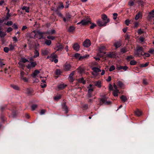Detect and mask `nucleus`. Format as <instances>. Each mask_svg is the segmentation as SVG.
Masks as SVG:
<instances>
[{
  "mask_svg": "<svg viewBox=\"0 0 154 154\" xmlns=\"http://www.w3.org/2000/svg\"><path fill=\"white\" fill-rule=\"evenodd\" d=\"M45 33L43 32L33 31L30 33V37L32 38H38L39 39L43 38Z\"/></svg>",
  "mask_w": 154,
  "mask_h": 154,
  "instance_id": "nucleus-1",
  "label": "nucleus"
},
{
  "mask_svg": "<svg viewBox=\"0 0 154 154\" xmlns=\"http://www.w3.org/2000/svg\"><path fill=\"white\" fill-rule=\"evenodd\" d=\"M81 24L82 25L86 26L89 24H91V20L90 19H84L80 22L77 23V24Z\"/></svg>",
  "mask_w": 154,
  "mask_h": 154,
  "instance_id": "nucleus-2",
  "label": "nucleus"
},
{
  "mask_svg": "<svg viewBox=\"0 0 154 154\" xmlns=\"http://www.w3.org/2000/svg\"><path fill=\"white\" fill-rule=\"evenodd\" d=\"M109 21V20H107L106 21H101L100 20H97V23L98 25L99 26H105L106 23Z\"/></svg>",
  "mask_w": 154,
  "mask_h": 154,
  "instance_id": "nucleus-3",
  "label": "nucleus"
},
{
  "mask_svg": "<svg viewBox=\"0 0 154 154\" xmlns=\"http://www.w3.org/2000/svg\"><path fill=\"white\" fill-rule=\"evenodd\" d=\"M143 48L141 47H139L137 49V51L135 53V54L138 56L140 55H143Z\"/></svg>",
  "mask_w": 154,
  "mask_h": 154,
  "instance_id": "nucleus-4",
  "label": "nucleus"
},
{
  "mask_svg": "<svg viewBox=\"0 0 154 154\" xmlns=\"http://www.w3.org/2000/svg\"><path fill=\"white\" fill-rule=\"evenodd\" d=\"M71 66L70 64L68 62H66L63 66V69L66 71H69L71 69Z\"/></svg>",
  "mask_w": 154,
  "mask_h": 154,
  "instance_id": "nucleus-5",
  "label": "nucleus"
},
{
  "mask_svg": "<svg viewBox=\"0 0 154 154\" xmlns=\"http://www.w3.org/2000/svg\"><path fill=\"white\" fill-rule=\"evenodd\" d=\"M72 17L71 15L69 13L66 14L65 17H62L63 21L66 22H67L70 20Z\"/></svg>",
  "mask_w": 154,
  "mask_h": 154,
  "instance_id": "nucleus-6",
  "label": "nucleus"
},
{
  "mask_svg": "<svg viewBox=\"0 0 154 154\" xmlns=\"http://www.w3.org/2000/svg\"><path fill=\"white\" fill-rule=\"evenodd\" d=\"M92 86V85L91 84H90L89 85V86L88 87V97L89 98H90L91 97L92 93L94 91L93 88H91Z\"/></svg>",
  "mask_w": 154,
  "mask_h": 154,
  "instance_id": "nucleus-7",
  "label": "nucleus"
},
{
  "mask_svg": "<svg viewBox=\"0 0 154 154\" xmlns=\"http://www.w3.org/2000/svg\"><path fill=\"white\" fill-rule=\"evenodd\" d=\"M91 42L88 39H86L83 42V46L86 48L89 47L91 45Z\"/></svg>",
  "mask_w": 154,
  "mask_h": 154,
  "instance_id": "nucleus-8",
  "label": "nucleus"
},
{
  "mask_svg": "<svg viewBox=\"0 0 154 154\" xmlns=\"http://www.w3.org/2000/svg\"><path fill=\"white\" fill-rule=\"evenodd\" d=\"M29 62V61L27 59H26L24 58H23L21 59L20 61L18 63V64L20 66V65H21L22 67H22H24V66L23 64V65L21 63L22 62H23V63H24L26 62Z\"/></svg>",
  "mask_w": 154,
  "mask_h": 154,
  "instance_id": "nucleus-9",
  "label": "nucleus"
},
{
  "mask_svg": "<svg viewBox=\"0 0 154 154\" xmlns=\"http://www.w3.org/2000/svg\"><path fill=\"white\" fill-rule=\"evenodd\" d=\"M100 103L101 104L105 103L106 104H109L111 103V102L110 101H107V98H103L100 100Z\"/></svg>",
  "mask_w": 154,
  "mask_h": 154,
  "instance_id": "nucleus-10",
  "label": "nucleus"
},
{
  "mask_svg": "<svg viewBox=\"0 0 154 154\" xmlns=\"http://www.w3.org/2000/svg\"><path fill=\"white\" fill-rule=\"evenodd\" d=\"M74 74V72L73 71L69 75V78H68V79L69 81L71 82H73V81L74 80V79L73 78V75Z\"/></svg>",
  "mask_w": 154,
  "mask_h": 154,
  "instance_id": "nucleus-11",
  "label": "nucleus"
},
{
  "mask_svg": "<svg viewBox=\"0 0 154 154\" xmlns=\"http://www.w3.org/2000/svg\"><path fill=\"white\" fill-rule=\"evenodd\" d=\"M72 47L75 50L77 51H78L79 50L80 48L79 45L77 43H75Z\"/></svg>",
  "mask_w": 154,
  "mask_h": 154,
  "instance_id": "nucleus-12",
  "label": "nucleus"
},
{
  "mask_svg": "<svg viewBox=\"0 0 154 154\" xmlns=\"http://www.w3.org/2000/svg\"><path fill=\"white\" fill-rule=\"evenodd\" d=\"M142 13L140 12L139 11L135 17V19L136 20H138L139 18H142Z\"/></svg>",
  "mask_w": 154,
  "mask_h": 154,
  "instance_id": "nucleus-13",
  "label": "nucleus"
},
{
  "mask_svg": "<svg viewBox=\"0 0 154 154\" xmlns=\"http://www.w3.org/2000/svg\"><path fill=\"white\" fill-rule=\"evenodd\" d=\"M128 68V67L126 66H117L116 67V69L117 70H119L121 69H123L125 71Z\"/></svg>",
  "mask_w": 154,
  "mask_h": 154,
  "instance_id": "nucleus-14",
  "label": "nucleus"
},
{
  "mask_svg": "<svg viewBox=\"0 0 154 154\" xmlns=\"http://www.w3.org/2000/svg\"><path fill=\"white\" fill-rule=\"evenodd\" d=\"M106 49V47L105 46H101L99 48V51L101 53H103V54H105L106 53L105 52H104L103 51H105Z\"/></svg>",
  "mask_w": 154,
  "mask_h": 154,
  "instance_id": "nucleus-15",
  "label": "nucleus"
},
{
  "mask_svg": "<svg viewBox=\"0 0 154 154\" xmlns=\"http://www.w3.org/2000/svg\"><path fill=\"white\" fill-rule=\"evenodd\" d=\"M41 52L42 54L44 55H47L49 53L47 49H42V50Z\"/></svg>",
  "mask_w": 154,
  "mask_h": 154,
  "instance_id": "nucleus-16",
  "label": "nucleus"
},
{
  "mask_svg": "<svg viewBox=\"0 0 154 154\" xmlns=\"http://www.w3.org/2000/svg\"><path fill=\"white\" fill-rule=\"evenodd\" d=\"M119 93L120 92L118 90H114L113 92V94L115 97L118 96L119 94Z\"/></svg>",
  "mask_w": 154,
  "mask_h": 154,
  "instance_id": "nucleus-17",
  "label": "nucleus"
},
{
  "mask_svg": "<svg viewBox=\"0 0 154 154\" xmlns=\"http://www.w3.org/2000/svg\"><path fill=\"white\" fill-rule=\"evenodd\" d=\"M120 98L122 101L124 102H125L128 100L127 97L124 95H122Z\"/></svg>",
  "mask_w": 154,
  "mask_h": 154,
  "instance_id": "nucleus-18",
  "label": "nucleus"
},
{
  "mask_svg": "<svg viewBox=\"0 0 154 154\" xmlns=\"http://www.w3.org/2000/svg\"><path fill=\"white\" fill-rule=\"evenodd\" d=\"M63 48V47L61 45H57L56 48V49L57 51L62 50Z\"/></svg>",
  "mask_w": 154,
  "mask_h": 154,
  "instance_id": "nucleus-19",
  "label": "nucleus"
},
{
  "mask_svg": "<svg viewBox=\"0 0 154 154\" xmlns=\"http://www.w3.org/2000/svg\"><path fill=\"white\" fill-rule=\"evenodd\" d=\"M79 82L82 83L83 84H85L86 83V81L84 80L83 77L81 78L78 80Z\"/></svg>",
  "mask_w": 154,
  "mask_h": 154,
  "instance_id": "nucleus-20",
  "label": "nucleus"
},
{
  "mask_svg": "<svg viewBox=\"0 0 154 154\" xmlns=\"http://www.w3.org/2000/svg\"><path fill=\"white\" fill-rule=\"evenodd\" d=\"M66 86V85L63 84H61L59 85L58 86V88L60 89H62L64 88Z\"/></svg>",
  "mask_w": 154,
  "mask_h": 154,
  "instance_id": "nucleus-21",
  "label": "nucleus"
},
{
  "mask_svg": "<svg viewBox=\"0 0 154 154\" xmlns=\"http://www.w3.org/2000/svg\"><path fill=\"white\" fill-rule=\"evenodd\" d=\"M89 57V55L88 54H87L83 56H81V57L80 58L79 60H83L87 59Z\"/></svg>",
  "mask_w": 154,
  "mask_h": 154,
  "instance_id": "nucleus-22",
  "label": "nucleus"
},
{
  "mask_svg": "<svg viewBox=\"0 0 154 154\" xmlns=\"http://www.w3.org/2000/svg\"><path fill=\"white\" fill-rule=\"evenodd\" d=\"M107 56L111 58L114 57H115V54L113 52H110L108 54Z\"/></svg>",
  "mask_w": 154,
  "mask_h": 154,
  "instance_id": "nucleus-23",
  "label": "nucleus"
},
{
  "mask_svg": "<svg viewBox=\"0 0 154 154\" xmlns=\"http://www.w3.org/2000/svg\"><path fill=\"white\" fill-rule=\"evenodd\" d=\"M135 114L137 116H140L142 114V112L138 109L135 112Z\"/></svg>",
  "mask_w": 154,
  "mask_h": 154,
  "instance_id": "nucleus-24",
  "label": "nucleus"
},
{
  "mask_svg": "<svg viewBox=\"0 0 154 154\" xmlns=\"http://www.w3.org/2000/svg\"><path fill=\"white\" fill-rule=\"evenodd\" d=\"M92 70L95 72L97 73L101 71L100 69L97 67H93L92 68Z\"/></svg>",
  "mask_w": 154,
  "mask_h": 154,
  "instance_id": "nucleus-25",
  "label": "nucleus"
},
{
  "mask_svg": "<svg viewBox=\"0 0 154 154\" xmlns=\"http://www.w3.org/2000/svg\"><path fill=\"white\" fill-rule=\"evenodd\" d=\"M40 73V72L38 70H35L33 73L32 76L33 78H35L36 76Z\"/></svg>",
  "mask_w": 154,
  "mask_h": 154,
  "instance_id": "nucleus-26",
  "label": "nucleus"
},
{
  "mask_svg": "<svg viewBox=\"0 0 154 154\" xmlns=\"http://www.w3.org/2000/svg\"><path fill=\"white\" fill-rule=\"evenodd\" d=\"M63 109L65 111L66 113H67L68 112V108L65 104H64L63 106Z\"/></svg>",
  "mask_w": 154,
  "mask_h": 154,
  "instance_id": "nucleus-27",
  "label": "nucleus"
},
{
  "mask_svg": "<svg viewBox=\"0 0 154 154\" xmlns=\"http://www.w3.org/2000/svg\"><path fill=\"white\" fill-rule=\"evenodd\" d=\"M102 18L104 21H106L107 20H109L107 19V16L106 15L103 14L102 15Z\"/></svg>",
  "mask_w": 154,
  "mask_h": 154,
  "instance_id": "nucleus-28",
  "label": "nucleus"
},
{
  "mask_svg": "<svg viewBox=\"0 0 154 154\" xmlns=\"http://www.w3.org/2000/svg\"><path fill=\"white\" fill-rule=\"evenodd\" d=\"M117 85L120 88H122L124 86V84L123 83L120 81H118L117 82Z\"/></svg>",
  "mask_w": 154,
  "mask_h": 154,
  "instance_id": "nucleus-29",
  "label": "nucleus"
},
{
  "mask_svg": "<svg viewBox=\"0 0 154 154\" xmlns=\"http://www.w3.org/2000/svg\"><path fill=\"white\" fill-rule=\"evenodd\" d=\"M22 10H25L26 12L29 13V8L26 6H23L22 8Z\"/></svg>",
  "mask_w": 154,
  "mask_h": 154,
  "instance_id": "nucleus-30",
  "label": "nucleus"
},
{
  "mask_svg": "<svg viewBox=\"0 0 154 154\" xmlns=\"http://www.w3.org/2000/svg\"><path fill=\"white\" fill-rule=\"evenodd\" d=\"M121 44L119 42H117L114 44V45L117 48L121 46Z\"/></svg>",
  "mask_w": 154,
  "mask_h": 154,
  "instance_id": "nucleus-31",
  "label": "nucleus"
},
{
  "mask_svg": "<svg viewBox=\"0 0 154 154\" xmlns=\"http://www.w3.org/2000/svg\"><path fill=\"white\" fill-rule=\"evenodd\" d=\"M34 55L33 56L34 58H36L39 56V53L38 51L37 50H35L34 52Z\"/></svg>",
  "mask_w": 154,
  "mask_h": 154,
  "instance_id": "nucleus-32",
  "label": "nucleus"
},
{
  "mask_svg": "<svg viewBox=\"0 0 154 154\" xmlns=\"http://www.w3.org/2000/svg\"><path fill=\"white\" fill-rule=\"evenodd\" d=\"M135 0H130L128 2V5L130 6H132L134 5Z\"/></svg>",
  "mask_w": 154,
  "mask_h": 154,
  "instance_id": "nucleus-33",
  "label": "nucleus"
},
{
  "mask_svg": "<svg viewBox=\"0 0 154 154\" xmlns=\"http://www.w3.org/2000/svg\"><path fill=\"white\" fill-rule=\"evenodd\" d=\"M56 32L55 30L54 29H52L50 32H46V34H48L49 35H51Z\"/></svg>",
  "mask_w": 154,
  "mask_h": 154,
  "instance_id": "nucleus-34",
  "label": "nucleus"
},
{
  "mask_svg": "<svg viewBox=\"0 0 154 154\" xmlns=\"http://www.w3.org/2000/svg\"><path fill=\"white\" fill-rule=\"evenodd\" d=\"M75 28L73 26H70L68 29V31L69 32H72L75 30Z\"/></svg>",
  "mask_w": 154,
  "mask_h": 154,
  "instance_id": "nucleus-35",
  "label": "nucleus"
},
{
  "mask_svg": "<svg viewBox=\"0 0 154 154\" xmlns=\"http://www.w3.org/2000/svg\"><path fill=\"white\" fill-rule=\"evenodd\" d=\"M74 56L76 58L78 59L79 60L80 57H81L80 54L78 53H75V54Z\"/></svg>",
  "mask_w": 154,
  "mask_h": 154,
  "instance_id": "nucleus-36",
  "label": "nucleus"
},
{
  "mask_svg": "<svg viewBox=\"0 0 154 154\" xmlns=\"http://www.w3.org/2000/svg\"><path fill=\"white\" fill-rule=\"evenodd\" d=\"M148 52L151 54H154V48H150L148 51Z\"/></svg>",
  "mask_w": 154,
  "mask_h": 154,
  "instance_id": "nucleus-37",
  "label": "nucleus"
},
{
  "mask_svg": "<svg viewBox=\"0 0 154 154\" xmlns=\"http://www.w3.org/2000/svg\"><path fill=\"white\" fill-rule=\"evenodd\" d=\"M57 57V56L56 54L55 53H53L51 54L50 56V58L53 59H54L56 58Z\"/></svg>",
  "mask_w": 154,
  "mask_h": 154,
  "instance_id": "nucleus-38",
  "label": "nucleus"
},
{
  "mask_svg": "<svg viewBox=\"0 0 154 154\" xmlns=\"http://www.w3.org/2000/svg\"><path fill=\"white\" fill-rule=\"evenodd\" d=\"M6 33L0 31V37L1 38L4 37L6 35Z\"/></svg>",
  "mask_w": 154,
  "mask_h": 154,
  "instance_id": "nucleus-39",
  "label": "nucleus"
},
{
  "mask_svg": "<svg viewBox=\"0 0 154 154\" xmlns=\"http://www.w3.org/2000/svg\"><path fill=\"white\" fill-rule=\"evenodd\" d=\"M149 64V63H146L143 64H140V67H146Z\"/></svg>",
  "mask_w": 154,
  "mask_h": 154,
  "instance_id": "nucleus-40",
  "label": "nucleus"
},
{
  "mask_svg": "<svg viewBox=\"0 0 154 154\" xmlns=\"http://www.w3.org/2000/svg\"><path fill=\"white\" fill-rule=\"evenodd\" d=\"M137 64V62L135 60H132L131 61L130 64L131 65H134Z\"/></svg>",
  "mask_w": 154,
  "mask_h": 154,
  "instance_id": "nucleus-41",
  "label": "nucleus"
},
{
  "mask_svg": "<svg viewBox=\"0 0 154 154\" xmlns=\"http://www.w3.org/2000/svg\"><path fill=\"white\" fill-rule=\"evenodd\" d=\"M45 43L48 45H50L51 43V40H46L45 41Z\"/></svg>",
  "mask_w": 154,
  "mask_h": 154,
  "instance_id": "nucleus-42",
  "label": "nucleus"
},
{
  "mask_svg": "<svg viewBox=\"0 0 154 154\" xmlns=\"http://www.w3.org/2000/svg\"><path fill=\"white\" fill-rule=\"evenodd\" d=\"M9 50H13L14 49L15 46L11 44L9 45Z\"/></svg>",
  "mask_w": 154,
  "mask_h": 154,
  "instance_id": "nucleus-43",
  "label": "nucleus"
},
{
  "mask_svg": "<svg viewBox=\"0 0 154 154\" xmlns=\"http://www.w3.org/2000/svg\"><path fill=\"white\" fill-rule=\"evenodd\" d=\"M59 6L58 8L59 9H63L64 8V6L63 5V3L62 2L59 3Z\"/></svg>",
  "mask_w": 154,
  "mask_h": 154,
  "instance_id": "nucleus-44",
  "label": "nucleus"
},
{
  "mask_svg": "<svg viewBox=\"0 0 154 154\" xmlns=\"http://www.w3.org/2000/svg\"><path fill=\"white\" fill-rule=\"evenodd\" d=\"M20 79L21 80H23L24 82H26L28 81V79L24 76H22L20 77Z\"/></svg>",
  "mask_w": 154,
  "mask_h": 154,
  "instance_id": "nucleus-45",
  "label": "nucleus"
},
{
  "mask_svg": "<svg viewBox=\"0 0 154 154\" xmlns=\"http://www.w3.org/2000/svg\"><path fill=\"white\" fill-rule=\"evenodd\" d=\"M37 105L36 104H33L31 106L32 110L33 111L35 110L37 107Z\"/></svg>",
  "mask_w": 154,
  "mask_h": 154,
  "instance_id": "nucleus-46",
  "label": "nucleus"
},
{
  "mask_svg": "<svg viewBox=\"0 0 154 154\" xmlns=\"http://www.w3.org/2000/svg\"><path fill=\"white\" fill-rule=\"evenodd\" d=\"M128 51L127 49L126 48H123L121 49V52L122 53H124Z\"/></svg>",
  "mask_w": 154,
  "mask_h": 154,
  "instance_id": "nucleus-47",
  "label": "nucleus"
},
{
  "mask_svg": "<svg viewBox=\"0 0 154 154\" xmlns=\"http://www.w3.org/2000/svg\"><path fill=\"white\" fill-rule=\"evenodd\" d=\"M115 69V66L113 65H112L109 68V71L111 72L114 70Z\"/></svg>",
  "mask_w": 154,
  "mask_h": 154,
  "instance_id": "nucleus-48",
  "label": "nucleus"
},
{
  "mask_svg": "<svg viewBox=\"0 0 154 154\" xmlns=\"http://www.w3.org/2000/svg\"><path fill=\"white\" fill-rule=\"evenodd\" d=\"M95 85L99 88H100L101 87V83L99 81L96 82L95 84Z\"/></svg>",
  "mask_w": 154,
  "mask_h": 154,
  "instance_id": "nucleus-49",
  "label": "nucleus"
},
{
  "mask_svg": "<svg viewBox=\"0 0 154 154\" xmlns=\"http://www.w3.org/2000/svg\"><path fill=\"white\" fill-rule=\"evenodd\" d=\"M10 10L9 9H8V12L6 14V18L7 19H8L10 17L11 15L9 14Z\"/></svg>",
  "mask_w": 154,
  "mask_h": 154,
  "instance_id": "nucleus-50",
  "label": "nucleus"
},
{
  "mask_svg": "<svg viewBox=\"0 0 154 154\" xmlns=\"http://www.w3.org/2000/svg\"><path fill=\"white\" fill-rule=\"evenodd\" d=\"M5 24L8 26H10L12 25L13 22L12 21H8L7 23H5Z\"/></svg>",
  "mask_w": 154,
  "mask_h": 154,
  "instance_id": "nucleus-51",
  "label": "nucleus"
},
{
  "mask_svg": "<svg viewBox=\"0 0 154 154\" xmlns=\"http://www.w3.org/2000/svg\"><path fill=\"white\" fill-rule=\"evenodd\" d=\"M31 64L32 67H35L37 65L36 62H31Z\"/></svg>",
  "mask_w": 154,
  "mask_h": 154,
  "instance_id": "nucleus-52",
  "label": "nucleus"
},
{
  "mask_svg": "<svg viewBox=\"0 0 154 154\" xmlns=\"http://www.w3.org/2000/svg\"><path fill=\"white\" fill-rule=\"evenodd\" d=\"M143 31L141 29H140L138 30L137 33L138 34L140 35L143 33Z\"/></svg>",
  "mask_w": 154,
  "mask_h": 154,
  "instance_id": "nucleus-53",
  "label": "nucleus"
},
{
  "mask_svg": "<svg viewBox=\"0 0 154 154\" xmlns=\"http://www.w3.org/2000/svg\"><path fill=\"white\" fill-rule=\"evenodd\" d=\"M11 86L14 89L16 90H19V87L15 85H11Z\"/></svg>",
  "mask_w": 154,
  "mask_h": 154,
  "instance_id": "nucleus-54",
  "label": "nucleus"
},
{
  "mask_svg": "<svg viewBox=\"0 0 154 154\" xmlns=\"http://www.w3.org/2000/svg\"><path fill=\"white\" fill-rule=\"evenodd\" d=\"M143 83L145 85H148V82L147 81V80L146 79H144L143 80Z\"/></svg>",
  "mask_w": 154,
  "mask_h": 154,
  "instance_id": "nucleus-55",
  "label": "nucleus"
},
{
  "mask_svg": "<svg viewBox=\"0 0 154 154\" xmlns=\"http://www.w3.org/2000/svg\"><path fill=\"white\" fill-rule=\"evenodd\" d=\"M125 37V40H128L130 38V36L128 34H126Z\"/></svg>",
  "mask_w": 154,
  "mask_h": 154,
  "instance_id": "nucleus-56",
  "label": "nucleus"
},
{
  "mask_svg": "<svg viewBox=\"0 0 154 154\" xmlns=\"http://www.w3.org/2000/svg\"><path fill=\"white\" fill-rule=\"evenodd\" d=\"M9 50V49L8 47H5L4 48V51L6 53H8Z\"/></svg>",
  "mask_w": 154,
  "mask_h": 154,
  "instance_id": "nucleus-57",
  "label": "nucleus"
},
{
  "mask_svg": "<svg viewBox=\"0 0 154 154\" xmlns=\"http://www.w3.org/2000/svg\"><path fill=\"white\" fill-rule=\"evenodd\" d=\"M47 38L48 39H51L52 40H54L55 39V37L53 36H48Z\"/></svg>",
  "mask_w": 154,
  "mask_h": 154,
  "instance_id": "nucleus-58",
  "label": "nucleus"
},
{
  "mask_svg": "<svg viewBox=\"0 0 154 154\" xmlns=\"http://www.w3.org/2000/svg\"><path fill=\"white\" fill-rule=\"evenodd\" d=\"M26 93L28 95H30L32 94L31 91L29 89H27L26 90Z\"/></svg>",
  "mask_w": 154,
  "mask_h": 154,
  "instance_id": "nucleus-59",
  "label": "nucleus"
},
{
  "mask_svg": "<svg viewBox=\"0 0 154 154\" xmlns=\"http://www.w3.org/2000/svg\"><path fill=\"white\" fill-rule=\"evenodd\" d=\"M2 60L0 59V67H2L3 66L5 65V64L2 62Z\"/></svg>",
  "mask_w": 154,
  "mask_h": 154,
  "instance_id": "nucleus-60",
  "label": "nucleus"
},
{
  "mask_svg": "<svg viewBox=\"0 0 154 154\" xmlns=\"http://www.w3.org/2000/svg\"><path fill=\"white\" fill-rule=\"evenodd\" d=\"M12 30H13V29L12 28H11V27H9L7 29V32H9L12 31Z\"/></svg>",
  "mask_w": 154,
  "mask_h": 154,
  "instance_id": "nucleus-61",
  "label": "nucleus"
},
{
  "mask_svg": "<svg viewBox=\"0 0 154 154\" xmlns=\"http://www.w3.org/2000/svg\"><path fill=\"white\" fill-rule=\"evenodd\" d=\"M78 70V72L80 73H82L83 71V69L81 68H79Z\"/></svg>",
  "mask_w": 154,
  "mask_h": 154,
  "instance_id": "nucleus-62",
  "label": "nucleus"
},
{
  "mask_svg": "<svg viewBox=\"0 0 154 154\" xmlns=\"http://www.w3.org/2000/svg\"><path fill=\"white\" fill-rule=\"evenodd\" d=\"M117 15H118V14L117 13H114L113 14V19L114 20H116L117 18Z\"/></svg>",
  "mask_w": 154,
  "mask_h": 154,
  "instance_id": "nucleus-63",
  "label": "nucleus"
},
{
  "mask_svg": "<svg viewBox=\"0 0 154 154\" xmlns=\"http://www.w3.org/2000/svg\"><path fill=\"white\" fill-rule=\"evenodd\" d=\"M151 15V16L154 17V10H152L149 13Z\"/></svg>",
  "mask_w": 154,
  "mask_h": 154,
  "instance_id": "nucleus-64",
  "label": "nucleus"
}]
</instances>
